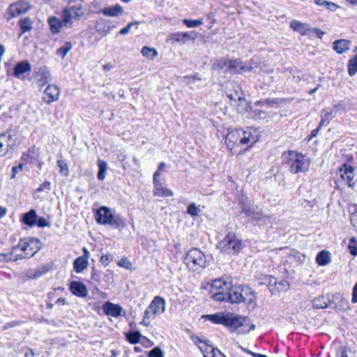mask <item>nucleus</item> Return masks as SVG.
I'll use <instances>...</instances> for the list:
<instances>
[{"instance_id":"31","label":"nucleus","mask_w":357,"mask_h":357,"mask_svg":"<svg viewBox=\"0 0 357 357\" xmlns=\"http://www.w3.org/2000/svg\"><path fill=\"white\" fill-rule=\"evenodd\" d=\"M111 26L108 24L107 21L104 19L97 20L95 24V29L98 33H102L104 36L108 34L111 29Z\"/></svg>"},{"instance_id":"53","label":"nucleus","mask_w":357,"mask_h":357,"mask_svg":"<svg viewBox=\"0 0 357 357\" xmlns=\"http://www.w3.org/2000/svg\"><path fill=\"white\" fill-rule=\"evenodd\" d=\"M138 24H139L138 22L128 23L126 26L123 27V29H121L119 31V34H120V35H126L127 33H129V31H130L131 27L134 24L138 25Z\"/></svg>"},{"instance_id":"33","label":"nucleus","mask_w":357,"mask_h":357,"mask_svg":"<svg viewBox=\"0 0 357 357\" xmlns=\"http://www.w3.org/2000/svg\"><path fill=\"white\" fill-rule=\"evenodd\" d=\"M316 261L320 266H326L331 262V256L328 251L322 250L316 257Z\"/></svg>"},{"instance_id":"9","label":"nucleus","mask_w":357,"mask_h":357,"mask_svg":"<svg viewBox=\"0 0 357 357\" xmlns=\"http://www.w3.org/2000/svg\"><path fill=\"white\" fill-rule=\"evenodd\" d=\"M84 15V11L81 4L67 6L63 10L61 14L64 27H72L73 22L80 20Z\"/></svg>"},{"instance_id":"45","label":"nucleus","mask_w":357,"mask_h":357,"mask_svg":"<svg viewBox=\"0 0 357 357\" xmlns=\"http://www.w3.org/2000/svg\"><path fill=\"white\" fill-rule=\"evenodd\" d=\"M240 66V60H229V71H230L231 73H238Z\"/></svg>"},{"instance_id":"55","label":"nucleus","mask_w":357,"mask_h":357,"mask_svg":"<svg viewBox=\"0 0 357 357\" xmlns=\"http://www.w3.org/2000/svg\"><path fill=\"white\" fill-rule=\"evenodd\" d=\"M264 279L266 282H268L267 285L269 287L270 290L271 288L275 287L277 281L276 278L272 277L271 275H264Z\"/></svg>"},{"instance_id":"22","label":"nucleus","mask_w":357,"mask_h":357,"mask_svg":"<svg viewBox=\"0 0 357 357\" xmlns=\"http://www.w3.org/2000/svg\"><path fill=\"white\" fill-rule=\"evenodd\" d=\"M197 37V33L195 31L189 32H176L171 34L170 39L176 42H186L188 40H195Z\"/></svg>"},{"instance_id":"63","label":"nucleus","mask_w":357,"mask_h":357,"mask_svg":"<svg viewBox=\"0 0 357 357\" xmlns=\"http://www.w3.org/2000/svg\"><path fill=\"white\" fill-rule=\"evenodd\" d=\"M227 97L232 101H236V100H241L243 98L241 97V94H239L238 93H236L234 95V94H228L227 95Z\"/></svg>"},{"instance_id":"42","label":"nucleus","mask_w":357,"mask_h":357,"mask_svg":"<svg viewBox=\"0 0 357 357\" xmlns=\"http://www.w3.org/2000/svg\"><path fill=\"white\" fill-rule=\"evenodd\" d=\"M17 258L15 253L11 249L10 252L7 253H0V262H8V261H16Z\"/></svg>"},{"instance_id":"34","label":"nucleus","mask_w":357,"mask_h":357,"mask_svg":"<svg viewBox=\"0 0 357 357\" xmlns=\"http://www.w3.org/2000/svg\"><path fill=\"white\" fill-rule=\"evenodd\" d=\"M289 289V283L285 280H281L276 281L275 286L273 288H271V292L272 294H276L281 291H285Z\"/></svg>"},{"instance_id":"51","label":"nucleus","mask_w":357,"mask_h":357,"mask_svg":"<svg viewBox=\"0 0 357 357\" xmlns=\"http://www.w3.org/2000/svg\"><path fill=\"white\" fill-rule=\"evenodd\" d=\"M113 260V256L107 253L104 255H102L100 259V261L105 266L109 265V264Z\"/></svg>"},{"instance_id":"17","label":"nucleus","mask_w":357,"mask_h":357,"mask_svg":"<svg viewBox=\"0 0 357 357\" xmlns=\"http://www.w3.org/2000/svg\"><path fill=\"white\" fill-rule=\"evenodd\" d=\"M331 307L337 310L344 311L349 309V303L342 294L337 293L332 296Z\"/></svg>"},{"instance_id":"7","label":"nucleus","mask_w":357,"mask_h":357,"mask_svg":"<svg viewBox=\"0 0 357 357\" xmlns=\"http://www.w3.org/2000/svg\"><path fill=\"white\" fill-rule=\"evenodd\" d=\"M218 248L222 252L237 255L243 249V241L234 232H229L219 243Z\"/></svg>"},{"instance_id":"24","label":"nucleus","mask_w":357,"mask_h":357,"mask_svg":"<svg viewBox=\"0 0 357 357\" xmlns=\"http://www.w3.org/2000/svg\"><path fill=\"white\" fill-rule=\"evenodd\" d=\"M48 24L50 26V32L52 34L59 33L61 31V29L64 26V24L63 23V18L60 20L54 16L49 17Z\"/></svg>"},{"instance_id":"26","label":"nucleus","mask_w":357,"mask_h":357,"mask_svg":"<svg viewBox=\"0 0 357 357\" xmlns=\"http://www.w3.org/2000/svg\"><path fill=\"white\" fill-rule=\"evenodd\" d=\"M351 41L345 39L336 40L333 42V50L338 54H343L349 50Z\"/></svg>"},{"instance_id":"60","label":"nucleus","mask_w":357,"mask_h":357,"mask_svg":"<svg viewBox=\"0 0 357 357\" xmlns=\"http://www.w3.org/2000/svg\"><path fill=\"white\" fill-rule=\"evenodd\" d=\"M100 273L93 268L91 272V279L96 282H100Z\"/></svg>"},{"instance_id":"49","label":"nucleus","mask_w":357,"mask_h":357,"mask_svg":"<svg viewBox=\"0 0 357 357\" xmlns=\"http://www.w3.org/2000/svg\"><path fill=\"white\" fill-rule=\"evenodd\" d=\"M348 248L349 250L350 253L352 255H357V241L355 240L354 238H351L350 239Z\"/></svg>"},{"instance_id":"62","label":"nucleus","mask_w":357,"mask_h":357,"mask_svg":"<svg viewBox=\"0 0 357 357\" xmlns=\"http://www.w3.org/2000/svg\"><path fill=\"white\" fill-rule=\"evenodd\" d=\"M227 97L232 101H236V100H241L243 98L241 97V94H239L238 93H236L234 95V94H228L227 95Z\"/></svg>"},{"instance_id":"1","label":"nucleus","mask_w":357,"mask_h":357,"mask_svg":"<svg viewBox=\"0 0 357 357\" xmlns=\"http://www.w3.org/2000/svg\"><path fill=\"white\" fill-rule=\"evenodd\" d=\"M206 319L216 324H222L229 328L231 332L238 334H245L255 329V325L252 324L248 317L234 314L231 313H216L207 314Z\"/></svg>"},{"instance_id":"12","label":"nucleus","mask_w":357,"mask_h":357,"mask_svg":"<svg viewBox=\"0 0 357 357\" xmlns=\"http://www.w3.org/2000/svg\"><path fill=\"white\" fill-rule=\"evenodd\" d=\"M241 213L245 214L252 222H259L266 218H271L269 215H264L260 209L255 205H243Z\"/></svg>"},{"instance_id":"48","label":"nucleus","mask_w":357,"mask_h":357,"mask_svg":"<svg viewBox=\"0 0 357 357\" xmlns=\"http://www.w3.org/2000/svg\"><path fill=\"white\" fill-rule=\"evenodd\" d=\"M268 116V114L264 110L255 109L252 112V118L255 119H265Z\"/></svg>"},{"instance_id":"58","label":"nucleus","mask_w":357,"mask_h":357,"mask_svg":"<svg viewBox=\"0 0 357 357\" xmlns=\"http://www.w3.org/2000/svg\"><path fill=\"white\" fill-rule=\"evenodd\" d=\"M324 7H326L328 10L334 12L339 8V6L335 3L328 1Z\"/></svg>"},{"instance_id":"10","label":"nucleus","mask_w":357,"mask_h":357,"mask_svg":"<svg viewBox=\"0 0 357 357\" xmlns=\"http://www.w3.org/2000/svg\"><path fill=\"white\" fill-rule=\"evenodd\" d=\"M17 140V134L11 130L0 133V157L5 155L9 149H13Z\"/></svg>"},{"instance_id":"56","label":"nucleus","mask_w":357,"mask_h":357,"mask_svg":"<svg viewBox=\"0 0 357 357\" xmlns=\"http://www.w3.org/2000/svg\"><path fill=\"white\" fill-rule=\"evenodd\" d=\"M252 68L250 63H243L241 61V66L238 70V73H243L252 70Z\"/></svg>"},{"instance_id":"27","label":"nucleus","mask_w":357,"mask_h":357,"mask_svg":"<svg viewBox=\"0 0 357 357\" xmlns=\"http://www.w3.org/2000/svg\"><path fill=\"white\" fill-rule=\"evenodd\" d=\"M100 13L107 16L116 17L122 14L123 8L120 5L116 4L112 6L103 8L100 10Z\"/></svg>"},{"instance_id":"16","label":"nucleus","mask_w":357,"mask_h":357,"mask_svg":"<svg viewBox=\"0 0 357 357\" xmlns=\"http://www.w3.org/2000/svg\"><path fill=\"white\" fill-rule=\"evenodd\" d=\"M36 84L40 89L52 79L50 71L46 66L39 68L36 73Z\"/></svg>"},{"instance_id":"14","label":"nucleus","mask_w":357,"mask_h":357,"mask_svg":"<svg viewBox=\"0 0 357 357\" xmlns=\"http://www.w3.org/2000/svg\"><path fill=\"white\" fill-rule=\"evenodd\" d=\"M340 177L343 181H346L349 188H354L356 185L354 181V168L347 163H344L339 169Z\"/></svg>"},{"instance_id":"39","label":"nucleus","mask_w":357,"mask_h":357,"mask_svg":"<svg viewBox=\"0 0 357 357\" xmlns=\"http://www.w3.org/2000/svg\"><path fill=\"white\" fill-rule=\"evenodd\" d=\"M348 73L350 76H354L357 73V54L349 59L347 65Z\"/></svg>"},{"instance_id":"29","label":"nucleus","mask_w":357,"mask_h":357,"mask_svg":"<svg viewBox=\"0 0 357 357\" xmlns=\"http://www.w3.org/2000/svg\"><path fill=\"white\" fill-rule=\"evenodd\" d=\"M331 306V299L328 296H319L313 300V307L324 309Z\"/></svg>"},{"instance_id":"4","label":"nucleus","mask_w":357,"mask_h":357,"mask_svg":"<svg viewBox=\"0 0 357 357\" xmlns=\"http://www.w3.org/2000/svg\"><path fill=\"white\" fill-rule=\"evenodd\" d=\"M40 241L33 237L24 238L13 247L17 260L33 257L41 249Z\"/></svg>"},{"instance_id":"25","label":"nucleus","mask_w":357,"mask_h":357,"mask_svg":"<svg viewBox=\"0 0 357 357\" xmlns=\"http://www.w3.org/2000/svg\"><path fill=\"white\" fill-rule=\"evenodd\" d=\"M290 27L295 31L298 32L301 35H309L311 29L309 24L301 23L297 20H293L290 23Z\"/></svg>"},{"instance_id":"43","label":"nucleus","mask_w":357,"mask_h":357,"mask_svg":"<svg viewBox=\"0 0 357 357\" xmlns=\"http://www.w3.org/2000/svg\"><path fill=\"white\" fill-rule=\"evenodd\" d=\"M19 25L23 33L30 31L32 29V22L28 17L21 19L19 21Z\"/></svg>"},{"instance_id":"36","label":"nucleus","mask_w":357,"mask_h":357,"mask_svg":"<svg viewBox=\"0 0 357 357\" xmlns=\"http://www.w3.org/2000/svg\"><path fill=\"white\" fill-rule=\"evenodd\" d=\"M335 116L333 114V112H328L326 109H324L321 112V119L319 125V128H321L322 126H327L330 121Z\"/></svg>"},{"instance_id":"2","label":"nucleus","mask_w":357,"mask_h":357,"mask_svg":"<svg viewBox=\"0 0 357 357\" xmlns=\"http://www.w3.org/2000/svg\"><path fill=\"white\" fill-rule=\"evenodd\" d=\"M230 291L228 294H224L226 297L221 294H218L216 298L225 302L231 303H240L241 302L247 304L255 303L256 301L255 293L248 287H231Z\"/></svg>"},{"instance_id":"52","label":"nucleus","mask_w":357,"mask_h":357,"mask_svg":"<svg viewBox=\"0 0 357 357\" xmlns=\"http://www.w3.org/2000/svg\"><path fill=\"white\" fill-rule=\"evenodd\" d=\"M50 225V222H48L45 218L37 216V220L36 221L35 225H37L38 227L43 228L45 227H49Z\"/></svg>"},{"instance_id":"59","label":"nucleus","mask_w":357,"mask_h":357,"mask_svg":"<svg viewBox=\"0 0 357 357\" xmlns=\"http://www.w3.org/2000/svg\"><path fill=\"white\" fill-rule=\"evenodd\" d=\"M354 356V353L350 349L344 348L342 349L340 354V357H352Z\"/></svg>"},{"instance_id":"35","label":"nucleus","mask_w":357,"mask_h":357,"mask_svg":"<svg viewBox=\"0 0 357 357\" xmlns=\"http://www.w3.org/2000/svg\"><path fill=\"white\" fill-rule=\"evenodd\" d=\"M229 60L225 58H221L216 60L212 66V69L217 70L229 71Z\"/></svg>"},{"instance_id":"50","label":"nucleus","mask_w":357,"mask_h":357,"mask_svg":"<svg viewBox=\"0 0 357 357\" xmlns=\"http://www.w3.org/2000/svg\"><path fill=\"white\" fill-rule=\"evenodd\" d=\"M149 357H164L162 351L159 347H156L149 351Z\"/></svg>"},{"instance_id":"40","label":"nucleus","mask_w":357,"mask_h":357,"mask_svg":"<svg viewBox=\"0 0 357 357\" xmlns=\"http://www.w3.org/2000/svg\"><path fill=\"white\" fill-rule=\"evenodd\" d=\"M73 47V45L71 42L67 41L65 43L64 45L61 46L56 50V55L61 56V58H64L67 54L71 50Z\"/></svg>"},{"instance_id":"37","label":"nucleus","mask_w":357,"mask_h":357,"mask_svg":"<svg viewBox=\"0 0 357 357\" xmlns=\"http://www.w3.org/2000/svg\"><path fill=\"white\" fill-rule=\"evenodd\" d=\"M142 54L151 60H153L157 55L158 52L155 48L144 46L141 51Z\"/></svg>"},{"instance_id":"32","label":"nucleus","mask_w":357,"mask_h":357,"mask_svg":"<svg viewBox=\"0 0 357 357\" xmlns=\"http://www.w3.org/2000/svg\"><path fill=\"white\" fill-rule=\"evenodd\" d=\"M36 220L37 213L34 209H31L28 213H24L22 218L23 222L29 227L35 225Z\"/></svg>"},{"instance_id":"28","label":"nucleus","mask_w":357,"mask_h":357,"mask_svg":"<svg viewBox=\"0 0 357 357\" xmlns=\"http://www.w3.org/2000/svg\"><path fill=\"white\" fill-rule=\"evenodd\" d=\"M154 183V195L162 197H171L174 195L173 192L167 188H165L162 183L160 181H153Z\"/></svg>"},{"instance_id":"41","label":"nucleus","mask_w":357,"mask_h":357,"mask_svg":"<svg viewBox=\"0 0 357 357\" xmlns=\"http://www.w3.org/2000/svg\"><path fill=\"white\" fill-rule=\"evenodd\" d=\"M142 335L139 331H131L126 333V339L131 344H137L139 342Z\"/></svg>"},{"instance_id":"8","label":"nucleus","mask_w":357,"mask_h":357,"mask_svg":"<svg viewBox=\"0 0 357 357\" xmlns=\"http://www.w3.org/2000/svg\"><path fill=\"white\" fill-rule=\"evenodd\" d=\"M96 220L98 224L111 225L115 228L123 227L125 221L119 215H113L109 208L101 206L96 211Z\"/></svg>"},{"instance_id":"19","label":"nucleus","mask_w":357,"mask_h":357,"mask_svg":"<svg viewBox=\"0 0 357 357\" xmlns=\"http://www.w3.org/2000/svg\"><path fill=\"white\" fill-rule=\"evenodd\" d=\"M44 92L48 98L47 99L44 98V101L50 105L51 102L58 100L61 90L56 85L49 84Z\"/></svg>"},{"instance_id":"54","label":"nucleus","mask_w":357,"mask_h":357,"mask_svg":"<svg viewBox=\"0 0 357 357\" xmlns=\"http://www.w3.org/2000/svg\"><path fill=\"white\" fill-rule=\"evenodd\" d=\"M118 265L120 267H123L126 269H130L131 267V263L128 260L126 257H122L121 260L118 261Z\"/></svg>"},{"instance_id":"15","label":"nucleus","mask_w":357,"mask_h":357,"mask_svg":"<svg viewBox=\"0 0 357 357\" xmlns=\"http://www.w3.org/2000/svg\"><path fill=\"white\" fill-rule=\"evenodd\" d=\"M243 134L242 129H236L229 131L225 138V143L230 151H233L236 147L241 144V138Z\"/></svg>"},{"instance_id":"3","label":"nucleus","mask_w":357,"mask_h":357,"mask_svg":"<svg viewBox=\"0 0 357 357\" xmlns=\"http://www.w3.org/2000/svg\"><path fill=\"white\" fill-rule=\"evenodd\" d=\"M283 162L287 165L291 173L296 174L309 170L310 160L305 155L294 151L282 154Z\"/></svg>"},{"instance_id":"20","label":"nucleus","mask_w":357,"mask_h":357,"mask_svg":"<svg viewBox=\"0 0 357 357\" xmlns=\"http://www.w3.org/2000/svg\"><path fill=\"white\" fill-rule=\"evenodd\" d=\"M102 310L108 316L119 317L121 315L123 308L119 305L107 301L102 305Z\"/></svg>"},{"instance_id":"23","label":"nucleus","mask_w":357,"mask_h":357,"mask_svg":"<svg viewBox=\"0 0 357 357\" xmlns=\"http://www.w3.org/2000/svg\"><path fill=\"white\" fill-rule=\"evenodd\" d=\"M31 70V66L30 63L24 60L17 63L14 68L13 75L17 78H20L21 75H24L26 73H29Z\"/></svg>"},{"instance_id":"44","label":"nucleus","mask_w":357,"mask_h":357,"mask_svg":"<svg viewBox=\"0 0 357 357\" xmlns=\"http://www.w3.org/2000/svg\"><path fill=\"white\" fill-rule=\"evenodd\" d=\"M183 23L187 26L189 28L192 27H197L202 24H203V20L199 19V20H189V19H184L183 20Z\"/></svg>"},{"instance_id":"47","label":"nucleus","mask_w":357,"mask_h":357,"mask_svg":"<svg viewBox=\"0 0 357 357\" xmlns=\"http://www.w3.org/2000/svg\"><path fill=\"white\" fill-rule=\"evenodd\" d=\"M57 165L59 167V172L63 175L68 176L69 175V169L68 164L63 160H57Z\"/></svg>"},{"instance_id":"21","label":"nucleus","mask_w":357,"mask_h":357,"mask_svg":"<svg viewBox=\"0 0 357 357\" xmlns=\"http://www.w3.org/2000/svg\"><path fill=\"white\" fill-rule=\"evenodd\" d=\"M70 290L73 294L81 298H84L88 294L86 286L81 282H71L70 284Z\"/></svg>"},{"instance_id":"18","label":"nucleus","mask_w":357,"mask_h":357,"mask_svg":"<svg viewBox=\"0 0 357 357\" xmlns=\"http://www.w3.org/2000/svg\"><path fill=\"white\" fill-rule=\"evenodd\" d=\"M259 140V134L257 129L253 128H248L243 130L241 134V144H253Z\"/></svg>"},{"instance_id":"30","label":"nucleus","mask_w":357,"mask_h":357,"mask_svg":"<svg viewBox=\"0 0 357 357\" xmlns=\"http://www.w3.org/2000/svg\"><path fill=\"white\" fill-rule=\"evenodd\" d=\"M88 257L81 256L77 257L74 263L73 266L76 273H79L82 272L89 265Z\"/></svg>"},{"instance_id":"13","label":"nucleus","mask_w":357,"mask_h":357,"mask_svg":"<svg viewBox=\"0 0 357 357\" xmlns=\"http://www.w3.org/2000/svg\"><path fill=\"white\" fill-rule=\"evenodd\" d=\"M31 4L27 0H20L16 3L11 4L8 10L9 15L8 20L17 15L24 14L29 10Z\"/></svg>"},{"instance_id":"57","label":"nucleus","mask_w":357,"mask_h":357,"mask_svg":"<svg viewBox=\"0 0 357 357\" xmlns=\"http://www.w3.org/2000/svg\"><path fill=\"white\" fill-rule=\"evenodd\" d=\"M350 222L353 228L357 232V211L354 212L350 217Z\"/></svg>"},{"instance_id":"6","label":"nucleus","mask_w":357,"mask_h":357,"mask_svg":"<svg viewBox=\"0 0 357 357\" xmlns=\"http://www.w3.org/2000/svg\"><path fill=\"white\" fill-rule=\"evenodd\" d=\"M166 302L161 296H156L151 301L149 306L146 308L144 317L141 324L148 326L151 323V319L156 316L162 314L165 311Z\"/></svg>"},{"instance_id":"64","label":"nucleus","mask_w":357,"mask_h":357,"mask_svg":"<svg viewBox=\"0 0 357 357\" xmlns=\"http://www.w3.org/2000/svg\"><path fill=\"white\" fill-rule=\"evenodd\" d=\"M351 301L353 303H357V283L354 285L353 288Z\"/></svg>"},{"instance_id":"11","label":"nucleus","mask_w":357,"mask_h":357,"mask_svg":"<svg viewBox=\"0 0 357 357\" xmlns=\"http://www.w3.org/2000/svg\"><path fill=\"white\" fill-rule=\"evenodd\" d=\"M231 285V282L229 279L227 280L221 278L214 280L211 285L213 298L215 301H220L216 298V296L221 294L222 296L226 297L224 294H228V293H229Z\"/></svg>"},{"instance_id":"61","label":"nucleus","mask_w":357,"mask_h":357,"mask_svg":"<svg viewBox=\"0 0 357 357\" xmlns=\"http://www.w3.org/2000/svg\"><path fill=\"white\" fill-rule=\"evenodd\" d=\"M51 189V183L49 181H45L38 188V191H43L44 190H50Z\"/></svg>"},{"instance_id":"5","label":"nucleus","mask_w":357,"mask_h":357,"mask_svg":"<svg viewBox=\"0 0 357 357\" xmlns=\"http://www.w3.org/2000/svg\"><path fill=\"white\" fill-rule=\"evenodd\" d=\"M184 263L193 272H201L207 266L204 254L198 248L191 249L184 258Z\"/></svg>"},{"instance_id":"46","label":"nucleus","mask_w":357,"mask_h":357,"mask_svg":"<svg viewBox=\"0 0 357 357\" xmlns=\"http://www.w3.org/2000/svg\"><path fill=\"white\" fill-rule=\"evenodd\" d=\"M187 212L192 217H197L201 212V209L199 206H197L195 203H191L188 207Z\"/></svg>"},{"instance_id":"38","label":"nucleus","mask_w":357,"mask_h":357,"mask_svg":"<svg viewBox=\"0 0 357 357\" xmlns=\"http://www.w3.org/2000/svg\"><path fill=\"white\" fill-rule=\"evenodd\" d=\"M98 178L100 181H102L105 178L106 171L107 169V164L106 162L103 160H98Z\"/></svg>"}]
</instances>
